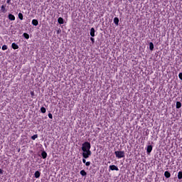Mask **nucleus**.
Listing matches in <instances>:
<instances>
[{
	"label": "nucleus",
	"instance_id": "nucleus-1",
	"mask_svg": "<svg viewBox=\"0 0 182 182\" xmlns=\"http://www.w3.org/2000/svg\"><path fill=\"white\" fill-rule=\"evenodd\" d=\"M82 157L83 159H89L90 156H92V145H90V142L85 141L82 145Z\"/></svg>",
	"mask_w": 182,
	"mask_h": 182
},
{
	"label": "nucleus",
	"instance_id": "nucleus-2",
	"mask_svg": "<svg viewBox=\"0 0 182 182\" xmlns=\"http://www.w3.org/2000/svg\"><path fill=\"white\" fill-rule=\"evenodd\" d=\"M114 154L117 159H123L124 157V151H116Z\"/></svg>",
	"mask_w": 182,
	"mask_h": 182
},
{
	"label": "nucleus",
	"instance_id": "nucleus-3",
	"mask_svg": "<svg viewBox=\"0 0 182 182\" xmlns=\"http://www.w3.org/2000/svg\"><path fill=\"white\" fill-rule=\"evenodd\" d=\"M0 11L2 12V14H6V12L8 11V10H6V4L2 5L1 6Z\"/></svg>",
	"mask_w": 182,
	"mask_h": 182
},
{
	"label": "nucleus",
	"instance_id": "nucleus-4",
	"mask_svg": "<svg viewBox=\"0 0 182 182\" xmlns=\"http://www.w3.org/2000/svg\"><path fill=\"white\" fill-rule=\"evenodd\" d=\"M109 170H112V171H119V168L116 166V165H111L109 166Z\"/></svg>",
	"mask_w": 182,
	"mask_h": 182
},
{
	"label": "nucleus",
	"instance_id": "nucleus-5",
	"mask_svg": "<svg viewBox=\"0 0 182 182\" xmlns=\"http://www.w3.org/2000/svg\"><path fill=\"white\" fill-rule=\"evenodd\" d=\"M153 151V146L149 145L146 149V153L150 154V152Z\"/></svg>",
	"mask_w": 182,
	"mask_h": 182
},
{
	"label": "nucleus",
	"instance_id": "nucleus-6",
	"mask_svg": "<svg viewBox=\"0 0 182 182\" xmlns=\"http://www.w3.org/2000/svg\"><path fill=\"white\" fill-rule=\"evenodd\" d=\"M11 48L12 49H14V50H16V49H19V46H18V44H16V43H13L11 44Z\"/></svg>",
	"mask_w": 182,
	"mask_h": 182
},
{
	"label": "nucleus",
	"instance_id": "nucleus-7",
	"mask_svg": "<svg viewBox=\"0 0 182 182\" xmlns=\"http://www.w3.org/2000/svg\"><path fill=\"white\" fill-rule=\"evenodd\" d=\"M164 176L166 177V178H170V177H171V173H170L168 171H166L164 172Z\"/></svg>",
	"mask_w": 182,
	"mask_h": 182
},
{
	"label": "nucleus",
	"instance_id": "nucleus-8",
	"mask_svg": "<svg viewBox=\"0 0 182 182\" xmlns=\"http://www.w3.org/2000/svg\"><path fill=\"white\" fill-rule=\"evenodd\" d=\"M32 25H33V26H38V25H39V21H38L37 19H33Z\"/></svg>",
	"mask_w": 182,
	"mask_h": 182
},
{
	"label": "nucleus",
	"instance_id": "nucleus-9",
	"mask_svg": "<svg viewBox=\"0 0 182 182\" xmlns=\"http://www.w3.org/2000/svg\"><path fill=\"white\" fill-rule=\"evenodd\" d=\"M58 22L60 25H63V23H65V21L63 20V18H62V17L58 18Z\"/></svg>",
	"mask_w": 182,
	"mask_h": 182
},
{
	"label": "nucleus",
	"instance_id": "nucleus-10",
	"mask_svg": "<svg viewBox=\"0 0 182 182\" xmlns=\"http://www.w3.org/2000/svg\"><path fill=\"white\" fill-rule=\"evenodd\" d=\"M80 174H81L82 177H86V176H87V173L83 169L80 171Z\"/></svg>",
	"mask_w": 182,
	"mask_h": 182
},
{
	"label": "nucleus",
	"instance_id": "nucleus-11",
	"mask_svg": "<svg viewBox=\"0 0 182 182\" xmlns=\"http://www.w3.org/2000/svg\"><path fill=\"white\" fill-rule=\"evenodd\" d=\"M34 177L36 178H39L41 177V172L39 171H36L34 173Z\"/></svg>",
	"mask_w": 182,
	"mask_h": 182
},
{
	"label": "nucleus",
	"instance_id": "nucleus-12",
	"mask_svg": "<svg viewBox=\"0 0 182 182\" xmlns=\"http://www.w3.org/2000/svg\"><path fill=\"white\" fill-rule=\"evenodd\" d=\"M41 156H42V159H46V157H48V154L46 153V151H43L42 153H41Z\"/></svg>",
	"mask_w": 182,
	"mask_h": 182
},
{
	"label": "nucleus",
	"instance_id": "nucleus-13",
	"mask_svg": "<svg viewBox=\"0 0 182 182\" xmlns=\"http://www.w3.org/2000/svg\"><path fill=\"white\" fill-rule=\"evenodd\" d=\"M8 18L9 21H15V16H14L13 14H9Z\"/></svg>",
	"mask_w": 182,
	"mask_h": 182
},
{
	"label": "nucleus",
	"instance_id": "nucleus-14",
	"mask_svg": "<svg viewBox=\"0 0 182 182\" xmlns=\"http://www.w3.org/2000/svg\"><path fill=\"white\" fill-rule=\"evenodd\" d=\"M90 34L92 38H94V36H95V28H91Z\"/></svg>",
	"mask_w": 182,
	"mask_h": 182
},
{
	"label": "nucleus",
	"instance_id": "nucleus-15",
	"mask_svg": "<svg viewBox=\"0 0 182 182\" xmlns=\"http://www.w3.org/2000/svg\"><path fill=\"white\" fill-rule=\"evenodd\" d=\"M114 23L115 25H117V26H119V18L115 17V18H114Z\"/></svg>",
	"mask_w": 182,
	"mask_h": 182
},
{
	"label": "nucleus",
	"instance_id": "nucleus-16",
	"mask_svg": "<svg viewBox=\"0 0 182 182\" xmlns=\"http://www.w3.org/2000/svg\"><path fill=\"white\" fill-rule=\"evenodd\" d=\"M149 49L150 50H153L154 49V44L151 42L149 43Z\"/></svg>",
	"mask_w": 182,
	"mask_h": 182
},
{
	"label": "nucleus",
	"instance_id": "nucleus-17",
	"mask_svg": "<svg viewBox=\"0 0 182 182\" xmlns=\"http://www.w3.org/2000/svg\"><path fill=\"white\" fill-rule=\"evenodd\" d=\"M178 180H181L182 179V171H180L178 173Z\"/></svg>",
	"mask_w": 182,
	"mask_h": 182
},
{
	"label": "nucleus",
	"instance_id": "nucleus-18",
	"mask_svg": "<svg viewBox=\"0 0 182 182\" xmlns=\"http://www.w3.org/2000/svg\"><path fill=\"white\" fill-rule=\"evenodd\" d=\"M18 18L20 21H23V14H22V13H18Z\"/></svg>",
	"mask_w": 182,
	"mask_h": 182
},
{
	"label": "nucleus",
	"instance_id": "nucleus-19",
	"mask_svg": "<svg viewBox=\"0 0 182 182\" xmlns=\"http://www.w3.org/2000/svg\"><path fill=\"white\" fill-rule=\"evenodd\" d=\"M181 107V102H176V109H180Z\"/></svg>",
	"mask_w": 182,
	"mask_h": 182
},
{
	"label": "nucleus",
	"instance_id": "nucleus-20",
	"mask_svg": "<svg viewBox=\"0 0 182 182\" xmlns=\"http://www.w3.org/2000/svg\"><path fill=\"white\" fill-rule=\"evenodd\" d=\"M23 36L26 38V39H29V34H28L27 33H24L23 34Z\"/></svg>",
	"mask_w": 182,
	"mask_h": 182
},
{
	"label": "nucleus",
	"instance_id": "nucleus-21",
	"mask_svg": "<svg viewBox=\"0 0 182 182\" xmlns=\"http://www.w3.org/2000/svg\"><path fill=\"white\" fill-rule=\"evenodd\" d=\"M41 113H46V108H45L44 107H42L41 108Z\"/></svg>",
	"mask_w": 182,
	"mask_h": 182
},
{
	"label": "nucleus",
	"instance_id": "nucleus-22",
	"mask_svg": "<svg viewBox=\"0 0 182 182\" xmlns=\"http://www.w3.org/2000/svg\"><path fill=\"white\" fill-rule=\"evenodd\" d=\"M38 139V134H34L31 136L32 140H36Z\"/></svg>",
	"mask_w": 182,
	"mask_h": 182
},
{
	"label": "nucleus",
	"instance_id": "nucleus-23",
	"mask_svg": "<svg viewBox=\"0 0 182 182\" xmlns=\"http://www.w3.org/2000/svg\"><path fill=\"white\" fill-rule=\"evenodd\" d=\"M1 49H2V50H6L8 49V46L4 45V46L1 47Z\"/></svg>",
	"mask_w": 182,
	"mask_h": 182
},
{
	"label": "nucleus",
	"instance_id": "nucleus-24",
	"mask_svg": "<svg viewBox=\"0 0 182 182\" xmlns=\"http://www.w3.org/2000/svg\"><path fill=\"white\" fill-rule=\"evenodd\" d=\"M31 97L33 99L35 97V92L33 91L31 92Z\"/></svg>",
	"mask_w": 182,
	"mask_h": 182
},
{
	"label": "nucleus",
	"instance_id": "nucleus-25",
	"mask_svg": "<svg viewBox=\"0 0 182 182\" xmlns=\"http://www.w3.org/2000/svg\"><path fill=\"white\" fill-rule=\"evenodd\" d=\"M85 166H86L87 167H89V166H90V161H87V162L85 163Z\"/></svg>",
	"mask_w": 182,
	"mask_h": 182
},
{
	"label": "nucleus",
	"instance_id": "nucleus-26",
	"mask_svg": "<svg viewBox=\"0 0 182 182\" xmlns=\"http://www.w3.org/2000/svg\"><path fill=\"white\" fill-rule=\"evenodd\" d=\"M178 77H179V79H180L181 80H182V73H180L178 74Z\"/></svg>",
	"mask_w": 182,
	"mask_h": 182
},
{
	"label": "nucleus",
	"instance_id": "nucleus-27",
	"mask_svg": "<svg viewBox=\"0 0 182 182\" xmlns=\"http://www.w3.org/2000/svg\"><path fill=\"white\" fill-rule=\"evenodd\" d=\"M48 117H49V119H53V116L52 115L51 113L48 114Z\"/></svg>",
	"mask_w": 182,
	"mask_h": 182
},
{
	"label": "nucleus",
	"instance_id": "nucleus-28",
	"mask_svg": "<svg viewBox=\"0 0 182 182\" xmlns=\"http://www.w3.org/2000/svg\"><path fill=\"white\" fill-rule=\"evenodd\" d=\"M90 41H92V43H95V38L93 37L90 38Z\"/></svg>",
	"mask_w": 182,
	"mask_h": 182
},
{
	"label": "nucleus",
	"instance_id": "nucleus-29",
	"mask_svg": "<svg viewBox=\"0 0 182 182\" xmlns=\"http://www.w3.org/2000/svg\"><path fill=\"white\" fill-rule=\"evenodd\" d=\"M82 163H83L84 164H86V159H85V158H83V159H82Z\"/></svg>",
	"mask_w": 182,
	"mask_h": 182
},
{
	"label": "nucleus",
	"instance_id": "nucleus-30",
	"mask_svg": "<svg viewBox=\"0 0 182 182\" xmlns=\"http://www.w3.org/2000/svg\"><path fill=\"white\" fill-rule=\"evenodd\" d=\"M4 173V171L0 168V174H2Z\"/></svg>",
	"mask_w": 182,
	"mask_h": 182
},
{
	"label": "nucleus",
	"instance_id": "nucleus-31",
	"mask_svg": "<svg viewBox=\"0 0 182 182\" xmlns=\"http://www.w3.org/2000/svg\"><path fill=\"white\" fill-rule=\"evenodd\" d=\"M6 4H11V0H7Z\"/></svg>",
	"mask_w": 182,
	"mask_h": 182
},
{
	"label": "nucleus",
	"instance_id": "nucleus-32",
	"mask_svg": "<svg viewBox=\"0 0 182 182\" xmlns=\"http://www.w3.org/2000/svg\"><path fill=\"white\" fill-rule=\"evenodd\" d=\"M57 33H59V30L57 31Z\"/></svg>",
	"mask_w": 182,
	"mask_h": 182
}]
</instances>
